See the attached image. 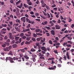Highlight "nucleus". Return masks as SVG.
Returning a JSON list of instances; mask_svg holds the SVG:
<instances>
[{
	"label": "nucleus",
	"instance_id": "nucleus-1",
	"mask_svg": "<svg viewBox=\"0 0 74 74\" xmlns=\"http://www.w3.org/2000/svg\"><path fill=\"white\" fill-rule=\"evenodd\" d=\"M26 22H28L29 23H32V24H33L34 23H33V21H30L29 20V19L28 18H26Z\"/></svg>",
	"mask_w": 74,
	"mask_h": 74
},
{
	"label": "nucleus",
	"instance_id": "nucleus-2",
	"mask_svg": "<svg viewBox=\"0 0 74 74\" xmlns=\"http://www.w3.org/2000/svg\"><path fill=\"white\" fill-rule=\"evenodd\" d=\"M9 37L10 39H11V40H14V37L12 36V33H9Z\"/></svg>",
	"mask_w": 74,
	"mask_h": 74
},
{
	"label": "nucleus",
	"instance_id": "nucleus-3",
	"mask_svg": "<svg viewBox=\"0 0 74 74\" xmlns=\"http://www.w3.org/2000/svg\"><path fill=\"white\" fill-rule=\"evenodd\" d=\"M21 20L22 21H23L24 23H25L26 22V17H22L21 18Z\"/></svg>",
	"mask_w": 74,
	"mask_h": 74
},
{
	"label": "nucleus",
	"instance_id": "nucleus-4",
	"mask_svg": "<svg viewBox=\"0 0 74 74\" xmlns=\"http://www.w3.org/2000/svg\"><path fill=\"white\" fill-rule=\"evenodd\" d=\"M41 49L42 50H43V51H44L45 52H47V49H46L45 47L44 46H42L41 47Z\"/></svg>",
	"mask_w": 74,
	"mask_h": 74
},
{
	"label": "nucleus",
	"instance_id": "nucleus-5",
	"mask_svg": "<svg viewBox=\"0 0 74 74\" xmlns=\"http://www.w3.org/2000/svg\"><path fill=\"white\" fill-rule=\"evenodd\" d=\"M55 69H56V66H53L52 67H49V70H54V69H55Z\"/></svg>",
	"mask_w": 74,
	"mask_h": 74
},
{
	"label": "nucleus",
	"instance_id": "nucleus-6",
	"mask_svg": "<svg viewBox=\"0 0 74 74\" xmlns=\"http://www.w3.org/2000/svg\"><path fill=\"white\" fill-rule=\"evenodd\" d=\"M28 31H30V29H27L25 30L23 29V33H25V32H28Z\"/></svg>",
	"mask_w": 74,
	"mask_h": 74
},
{
	"label": "nucleus",
	"instance_id": "nucleus-7",
	"mask_svg": "<svg viewBox=\"0 0 74 74\" xmlns=\"http://www.w3.org/2000/svg\"><path fill=\"white\" fill-rule=\"evenodd\" d=\"M50 32L51 33V34L52 35H53V36H55V31L54 30H51L50 31Z\"/></svg>",
	"mask_w": 74,
	"mask_h": 74
},
{
	"label": "nucleus",
	"instance_id": "nucleus-8",
	"mask_svg": "<svg viewBox=\"0 0 74 74\" xmlns=\"http://www.w3.org/2000/svg\"><path fill=\"white\" fill-rule=\"evenodd\" d=\"M47 23H48V21H45L44 22V23L43 22H42L41 24V25H47Z\"/></svg>",
	"mask_w": 74,
	"mask_h": 74
},
{
	"label": "nucleus",
	"instance_id": "nucleus-9",
	"mask_svg": "<svg viewBox=\"0 0 74 74\" xmlns=\"http://www.w3.org/2000/svg\"><path fill=\"white\" fill-rule=\"evenodd\" d=\"M36 50L34 49L33 48H32L31 49L30 51L31 52H35L36 51Z\"/></svg>",
	"mask_w": 74,
	"mask_h": 74
},
{
	"label": "nucleus",
	"instance_id": "nucleus-10",
	"mask_svg": "<svg viewBox=\"0 0 74 74\" xmlns=\"http://www.w3.org/2000/svg\"><path fill=\"white\" fill-rule=\"evenodd\" d=\"M22 6H23V4L22 3L20 6L17 5V7L18 8H19L21 9L22 8Z\"/></svg>",
	"mask_w": 74,
	"mask_h": 74
},
{
	"label": "nucleus",
	"instance_id": "nucleus-11",
	"mask_svg": "<svg viewBox=\"0 0 74 74\" xmlns=\"http://www.w3.org/2000/svg\"><path fill=\"white\" fill-rule=\"evenodd\" d=\"M19 41H17L15 43V44H18V43H21V38H20V39H19Z\"/></svg>",
	"mask_w": 74,
	"mask_h": 74
},
{
	"label": "nucleus",
	"instance_id": "nucleus-12",
	"mask_svg": "<svg viewBox=\"0 0 74 74\" xmlns=\"http://www.w3.org/2000/svg\"><path fill=\"white\" fill-rule=\"evenodd\" d=\"M40 66H47V64L45 63H42L41 64H40Z\"/></svg>",
	"mask_w": 74,
	"mask_h": 74
},
{
	"label": "nucleus",
	"instance_id": "nucleus-13",
	"mask_svg": "<svg viewBox=\"0 0 74 74\" xmlns=\"http://www.w3.org/2000/svg\"><path fill=\"white\" fill-rule=\"evenodd\" d=\"M13 59L14 60H18L19 59V58H17L16 57H14Z\"/></svg>",
	"mask_w": 74,
	"mask_h": 74
},
{
	"label": "nucleus",
	"instance_id": "nucleus-14",
	"mask_svg": "<svg viewBox=\"0 0 74 74\" xmlns=\"http://www.w3.org/2000/svg\"><path fill=\"white\" fill-rule=\"evenodd\" d=\"M13 58H10V61L11 63H14V61Z\"/></svg>",
	"mask_w": 74,
	"mask_h": 74
},
{
	"label": "nucleus",
	"instance_id": "nucleus-15",
	"mask_svg": "<svg viewBox=\"0 0 74 74\" xmlns=\"http://www.w3.org/2000/svg\"><path fill=\"white\" fill-rule=\"evenodd\" d=\"M11 57H7L6 58V62H7V60H10V59H11Z\"/></svg>",
	"mask_w": 74,
	"mask_h": 74
},
{
	"label": "nucleus",
	"instance_id": "nucleus-16",
	"mask_svg": "<svg viewBox=\"0 0 74 74\" xmlns=\"http://www.w3.org/2000/svg\"><path fill=\"white\" fill-rule=\"evenodd\" d=\"M49 23H50V24H51V26H53V25H54V24L52 22V21H50Z\"/></svg>",
	"mask_w": 74,
	"mask_h": 74
},
{
	"label": "nucleus",
	"instance_id": "nucleus-17",
	"mask_svg": "<svg viewBox=\"0 0 74 74\" xmlns=\"http://www.w3.org/2000/svg\"><path fill=\"white\" fill-rule=\"evenodd\" d=\"M12 46L13 48H16V47H17L18 45H16V44H14Z\"/></svg>",
	"mask_w": 74,
	"mask_h": 74
},
{
	"label": "nucleus",
	"instance_id": "nucleus-18",
	"mask_svg": "<svg viewBox=\"0 0 74 74\" xmlns=\"http://www.w3.org/2000/svg\"><path fill=\"white\" fill-rule=\"evenodd\" d=\"M23 57L25 58V59H26L27 60H28V59H29V57L27 56H24Z\"/></svg>",
	"mask_w": 74,
	"mask_h": 74
},
{
	"label": "nucleus",
	"instance_id": "nucleus-19",
	"mask_svg": "<svg viewBox=\"0 0 74 74\" xmlns=\"http://www.w3.org/2000/svg\"><path fill=\"white\" fill-rule=\"evenodd\" d=\"M56 29H60V27L58 25H56Z\"/></svg>",
	"mask_w": 74,
	"mask_h": 74
},
{
	"label": "nucleus",
	"instance_id": "nucleus-20",
	"mask_svg": "<svg viewBox=\"0 0 74 74\" xmlns=\"http://www.w3.org/2000/svg\"><path fill=\"white\" fill-rule=\"evenodd\" d=\"M66 58L67 59H68L69 60L70 59V56H69V53H66Z\"/></svg>",
	"mask_w": 74,
	"mask_h": 74
},
{
	"label": "nucleus",
	"instance_id": "nucleus-21",
	"mask_svg": "<svg viewBox=\"0 0 74 74\" xmlns=\"http://www.w3.org/2000/svg\"><path fill=\"white\" fill-rule=\"evenodd\" d=\"M8 55H12L13 54H12V51H10L8 53Z\"/></svg>",
	"mask_w": 74,
	"mask_h": 74
},
{
	"label": "nucleus",
	"instance_id": "nucleus-22",
	"mask_svg": "<svg viewBox=\"0 0 74 74\" xmlns=\"http://www.w3.org/2000/svg\"><path fill=\"white\" fill-rule=\"evenodd\" d=\"M23 6H24L25 8H28V7H29V5H28L25 3L23 5Z\"/></svg>",
	"mask_w": 74,
	"mask_h": 74
},
{
	"label": "nucleus",
	"instance_id": "nucleus-23",
	"mask_svg": "<svg viewBox=\"0 0 74 74\" xmlns=\"http://www.w3.org/2000/svg\"><path fill=\"white\" fill-rule=\"evenodd\" d=\"M27 3H28L29 5H31L32 4V3L31 1L27 2Z\"/></svg>",
	"mask_w": 74,
	"mask_h": 74
},
{
	"label": "nucleus",
	"instance_id": "nucleus-24",
	"mask_svg": "<svg viewBox=\"0 0 74 74\" xmlns=\"http://www.w3.org/2000/svg\"><path fill=\"white\" fill-rule=\"evenodd\" d=\"M41 42H44L45 41V38H44L43 40L41 39L40 40Z\"/></svg>",
	"mask_w": 74,
	"mask_h": 74
},
{
	"label": "nucleus",
	"instance_id": "nucleus-25",
	"mask_svg": "<svg viewBox=\"0 0 74 74\" xmlns=\"http://www.w3.org/2000/svg\"><path fill=\"white\" fill-rule=\"evenodd\" d=\"M20 50L21 52H22L23 53H25V51L24 49H21Z\"/></svg>",
	"mask_w": 74,
	"mask_h": 74
},
{
	"label": "nucleus",
	"instance_id": "nucleus-26",
	"mask_svg": "<svg viewBox=\"0 0 74 74\" xmlns=\"http://www.w3.org/2000/svg\"><path fill=\"white\" fill-rule=\"evenodd\" d=\"M36 35H38V36H42V34L40 33H36Z\"/></svg>",
	"mask_w": 74,
	"mask_h": 74
},
{
	"label": "nucleus",
	"instance_id": "nucleus-27",
	"mask_svg": "<svg viewBox=\"0 0 74 74\" xmlns=\"http://www.w3.org/2000/svg\"><path fill=\"white\" fill-rule=\"evenodd\" d=\"M54 59H55V58L53 57H51V58H49V59H48V60H53Z\"/></svg>",
	"mask_w": 74,
	"mask_h": 74
},
{
	"label": "nucleus",
	"instance_id": "nucleus-28",
	"mask_svg": "<svg viewBox=\"0 0 74 74\" xmlns=\"http://www.w3.org/2000/svg\"><path fill=\"white\" fill-rule=\"evenodd\" d=\"M41 5L42 7L44 8L45 7V6L46 5V4H45V3H44L42 4Z\"/></svg>",
	"mask_w": 74,
	"mask_h": 74
},
{
	"label": "nucleus",
	"instance_id": "nucleus-29",
	"mask_svg": "<svg viewBox=\"0 0 74 74\" xmlns=\"http://www.w3.org/2000/svg\"><path fill=\"white\" fill-rule=\"evenodd\" d=\"M36 45L38 47L40 46V43H36Z\"/></svg>",
	"mask_w": 74,
	"mask_h": 74
},
{
	"label": "nucleus",
	"instance_id": "nucleus-30",
	"mask_svg": "<svg viewBox=\"0 0 74 74\" xmlns=\"http://www.w3.org/2000/svg\"><path fill=\"white\" fill-rule=\"evenodd\" d=\"M68 44H73V42L71 41H68Z\"/></svg>",
	"mask_w": 74,
	"mask_h": 74
},
{
	"label": "nucleus",
	"instance_id": "nucleus-31",
	"mask_svg": "<svg viewBox=\"0 0 74 74\" xmlns=\"http://www.w3.org/2000/svg\"><path fill=\"white\" fill-rule=\"evenodd\" d=\"M67 42L64 43L63 44V46H64V47H66V46H67Z\"/></svg>",
	"mask_w": 74,
	"mask_h": 74
},
{
	"label": "nucleus",
	"instance_id": "nucleus-32",
	"mask_svg": "<svg viewBox=\"0 0 74 74\" xmlns=\"http://www.w3.org/2000/svg\"><path fill=\"white\" fill-rule=\"evenodd\" d=\"M19 37H16L15 38V39L16 40V41H18V40H19Z\"/></svg>",
	"mask_w": 74,
	"mask_h": 74
},
{
	"label": "nucleus",
	"instance_id": "nucleus-33",
	"mask_svg": "<svg viewBox=\"0 0 74 74\" xmlns=\"http://www.w3.org/2000/svg\"><path fill=\"white\" fill-rule=\"evenodd\" d=\"M31 40H32L33 41H34V42L36 41V38L34 37L32 38Z\"/></svg>",
	"mask_w": 74,
	"mask_h": 74
},
{
	"label": "nucleus",
	"instance_id": "nucleus-34",
	"mask_svg": "<svg viewBox=\"0 0 74 74\" xmlns=\"http://www.w3.org/2000/svg\"><path fill=\"white\" fill-rule=\"evenodd\" d=\"M67 38H68L69 40H72V38H71V36H68L67 37Z\"/></svg>",
	"mask_w": 74,
	"mask_h": 74
},
{
	"label": "nucleus",
	"instance_id": "nucleus-35",
	"mask_svg": "<svg viewBox=\"0 0 74 74\" xmlns=\"http://www.w3.org/2000/svg\"><path fill=\"white\" fill-rule=\"evenodd\" d=\"M40 29H36L35 30V32H40Z\"/></svg>",
	"mask_w": 74,
	"mask_h": 74
},
{
	"label": "nucleus",
	"instance_id": "nucleus-36",
	"mask_svg": "<svg viewBox=\"0 0 74 74\" xmlns=\"http://www.w3.org/2000/svg\"><path fill=\"white\" fill-rule=\"evenodd\" d=\"M69 18H68V22H71V21H72V19H71L70 18V17H69Z\"/></svg>",
	"mask_w": 74,
	"mask_h": 74
},
{
	"label": "nucleus",
	"instance_id": "nucleus-37",
	"mask_svg": "<svg viewBox=\"0 0 74 74\" xmlns=\"http://www.w3.org/2000/svg\"><path fill=\"white\" fill-rule=\"evenodd\" d=\"M21 1V0H19L16 3V5H18V4H19V3H20Z\"/></svg>",
	"mask_w": 74,
	"mask_h": 74
},
{
	"label": "nucleus",
	"instance_id": "nucleus-38",
	"mask_svg": "<svg viewBox=\"0 0 74 74\" xmlns=\"http://www.w3.org/2000/svg\"><path fill=\"white\" fill-rule=\"evenodd\" d=\"M25 44H30V42H28L27 41H26L25 42Z\"/></svg>",
	"mask_w": 74,
	"mask_h": 74
},
{
	"label": "nucleus",
	"instance_id": "nucleus-39",
	"mask_svg": "<svg viewBox=\"0 0 74 74\" xmlns=\"http://www.w3.org/2000/svg\"><path fill=\"white\" fill-rule=\"evenodd\" d=\"M45 7L47 9V10H49L50 9V8H49V7L48 6L46 5Z\"/></svg>",
	"mask_w": 74,
	"mask_h": 74
},
{
	"label": "nucleus",
	"instance_id": "nucleus-40",
	"mask_svg": "<svg viewBox=\"0 0 74 74\" xmlns=\"http://www.w3.org/2000/svg\"><path fill=\"white\" fill-rule=\"evenodd\" d=\"M30 29H31V30H36V28H35L30 27Z\"/></svg>",
	"mask_w": 74,
	"mask_h": 74
},
{
	"label": "nucleus",
	"instance_id": "nucleus-41",
	"mask_svg": "<svg viewBox=\"0 0 74 74\" xmlns=\"http://www.w3.org/2000/svg\"><path fill=\"white\" fill-rule=\"evenodd\" d=\"M2 46L4 48L6 47V44H3L2 45Z\"/></svg>",
	"mask_w": 74,
	"mask_h": 74
},
{
	"label": "nucleus",
	"instance_id": "nucleus-42",
	"mask_svg": "<svg viewBox=\"0 0 74 74\" xmlns=\"http://www.w3.org/2000/svg\"><path fill=\"white\" fill-rule=\"evenodd\" d=\"M0 4H1V5H4V2L0 1Z\"/></svg>",
	"mask_w": 74,
	"mask_h": 74
},
{
	"label": "nucleus",
	"instance_id": "nucleus-43",
	"mask_svg": "<svg viewBox=\"0 0 74 74\" xmlns=\"http://www.w3.org/2000/svg\"><path fill=\"white\" fill-rule=\"evenodd\" d=\"M1 25L2 26H3V27H7V25L6 24H2Z\"/></svg>",
	"mask_w": 74,
	"mask_h": 74
},
{
	"label": "nucleus",
	"instance_id": "nucleus-44",
	"mask_svg": "<svg viewBox=\"0 0 74 74\" xmlns=\"http://www.w3.org/2000/svg\"><path fill=\"white\" fill-rule=\"evenodd\" d=\"M24 35V34L23 33H21L20 34V37H22V36H23Z\"/></svg>",
	"mask_w": 74,
	"mask_h": 74
},
{
	"label": "nucleus",
	"instance_id": "nucleus-45",
	"mask_svg": "<svg viewBox=\"0 0 74 74\" xmlns=\"http://www.w3.org/2000/svg\"><path fill=\"white\" fill-rule=\"evenodd\" d=\"M9 16L10 17V18H11L12 19H14V16H13L12 14L10 15Z\"/></svg>",
	"mask_w": 74,
	"mask_h": 74
},
{
	"label": "nucleus",
	"instance_id": "nucleus-46",
	"mask_svg": "<svg viewBox=\"0 0 74 74\" xmlns=\"http://www.w3.org/2000/svg\"><path fill=\"white\" fill-rule=\"evenodd\" d=\"M49 43L50 44H51L52 45V41L50 40H49Z\"/></svg>",
	"mask_w": 74,
	"mask_h": 74
},
{
	"label": "nucleus",
	"instance_id": "nucleus-47",
	"mask_svg": "<svg viewBox=\"0 0 74 74\" xmlns=\"http://www.w3.org/2000/svg\"><path fill=\"white\" fill-rule=\"evenodd\" d=\"M9 22L11 25H13V23L12 21H9Z\"/></svg>",
	"mask_w": 74,
	"mask_h": 74
},
{
	"label": "nucleus",
	"instance_id": "nucleus-48",
	"mask_svg": "<svg viewBox=\"0 0 74 74\" xmlns=\"http://www.w3.org/2000/svg\"><path fill=\"white\" fill-rule=\"evenodd\" d=\"M40 58L41 59H43V60H45V58L44 57H40Z\"/></svg>",
	"mask_w": 74,
	"mask_h": 74
},
{
	"label": "nucleus",
	"instance_id": "nucleus-49",
	"mask_svg": "<svg viewBox=\"0 0 74 74\" xmlns=\"http://www.w3.org/2000/svg\"><path fill=\"white\" fill-rule=\"evenodd\" d=\"M66 46L67 47H71V45L70 44L67 45Z\"/></svg>",
	"mask_w": 74,
	"mask_h": 74
},
{
	"label": "nucleus",
	"instance_id": "nucleus-50",
	"mask_svg": "<svg viewBox=\"0 0 74 74\" xmlns=\"http://www.w3.org/2000/svg\"><path fill=\"white\" fill-rule=\"evenodd\" d=\"M61 23V21H60V19H58V23Z\"/></svg>",
	"mask_w": 74,
	"mask_h": 74
},
{
	"label": "nucleus",
	"instance_id": "nucleus-51",
	"mask_svg": "<svg viewBox=\"0 0 74 74\" xmlns=\"http://www.w3.org/2000/svg\"><path fill=\"white\" fill-rule=\"evenodd\" d=\"M30 27V24H29L26 27L27 28H29V27Z\"/></svg>",
	"mask_w": 74,
	"mask_h": 74
},
{
	"label": "nucleus",
	"instance_id": "nucleus-52",
	"mask_svg": "<svg viewBox=\"0 0 74 74\" xmlns=\"http://www.w3.org/2000/svg\"><path fill=\"white\" fill-rule=\"evenodd\" d=\"M6 48V49L7 51H8H8H9L10 50V49H9V48H8V47H7Z\"/></svg>",
	"mask_w": 74,
	"mask_h": 74
},
{
	"label": "nucleus",
	"instance_id": "nucleus-53",
	"mask_svg": "<svg viewBox=\"0 0 74 74\" xmlns=\"http://www.w3.org/2000/svg\"><path fill=\"white\" fill-rule=\"evenodd\" d=\"M16 22L17 23L18 22H19V23L20 22V21L18 20V19H16Z\"/></svg>",
	"mask_w": 74,
	"mask_h": 74
},
{
	"label": "nucleus",
	"instance_id": "nucleus-54",
	"mask_svg": "<svg viewBox=\"0 0 74 74\" xmlns=\"http://www.w3.org/2000/svg\"><path fill=\"white\" fill-rule=\"evenodd\" d=\"M10 2L12 4H13L14 3V1L13 0H10Z\"/></svg>",
	"mask_w": 74,
	"mask_h": 74
},
{
	"label": "nucleus",
	"instance_id": "nucleus-55",
	"mask_svg": "<svg viewBox=\"0 0 74 74\" xmlns=\"http://www.w3.org/2000/svg\"><path fill=\"white\" fill-rule=\"evenodd\" d=\"M57 65L58 67H61L62 66V65H61V64H58Z\"/></svg>",
	"mask_w": 74,
	"mask_h": 74
},
{
	"label": "nucleus",
	"instance_id": "nucleus-56",
	"mask_svg": "<svg viewBox=\"0 0 74 74\" xmlns=\"http://www.w3.org/2000/svg\"><path fill=\"white\" fill-rule=\"evenodd\" d=\"M25 35L26 36H27V37H29V36H30V35H29L27 34H25Z\"/></svg>",
	"mask_w": 74,
	"mask_h": 74
},
{
	"label": "nucleus",
	"instance_id": "nucleus-57",
	"mask_svg": "<svg viewBox=\"0 0 74 74\" xmlns=\"http://www.w3.org/2000/svg\"><path fill=\"white\" fill-rule=\"evenodd\" d=\"M66 28H64L63 29H62L61 31H62V32H64V30H66Z\"/></svg>",
	"mask_w": 74,
	"mask_h": 74
},
{
	"label": "nucleus",
	"instance_id": "nucleus-58",
	"mask_svg": "<svg viewBox=\"0 0 74 74\" xmlns=\"http://www.w3.org/2000/svg\"><path fill=\"white\" fill-rule=\"evenodd\" d=\"M45 27L47 29H48V30H50L51 28L49 27L46 26Z\"/></svg>",
	"mask_w": 74,
	"mask_h": 74
},
{
	"label": "nucleus",
	"instance_id": "nucleus-59",
	"mask_svg": "<svg viewBox=\"0 0 74 74\" xmlns=\"http://www.w3.org/2000/svg\"><path fill=\"white\" fill-rule=\"evenodd\" d=\"M15 42V40H12V44H14Z\"/></svg>",
	"mask_w": 74,
	"mask_h": 74
},
{
	"label": "nucleus",
	"instance_id": "nucleus-60",
	"mask_svg": "<svg viewBox=\"0 0 74 74\" xmlns=\"http://www.w3.org/2000/svg\"><path fill=\"white\" fill-rule=\"evenodd\" d=\"M36 40L38 41H40V38H38L36 39Z\"/></svg>",
	"mask_w": 74,
	"mask_h": 74
},
{
	"label": "nucleus",
	"instance_id": "nucleus-61",
	"mask_svg": "<svg viewBox=\"0 0 74 74\" xmlns=\"http://www.w3.org/2000/svg\"><path fill=\"white\" fill-rule=\"evenodd\" d=\"M4 40H7V36H5L4 37Z\"/></svg>",
	"mask_w": 74,
	"mask_h": 74
},
{
	"label": "nucleus",
	"instance_id": "nucleus-62",
	"mask_svg": "<svg viewBox=\"0 0 74 74\" xmlns=\"http://www.w3.org/2000/svg\"><path fill=\"white\" fill-rule=\"evenodd\" d=\"M71 28H73V27H74V24H72V25H71Z\"/></svg>",
	"mask_w": 74,
	"mask_h": 74
},
{
	"label": "nucleus",
	"instance_id": "nucleus-63",
	"mask_svg": "<svg viewBox=\"0 0 74 74\" xmlns=\"http://www.w3.org/2000/svg\"><path fill=\"white\" fill-rule=\"evenodd\" d=\"M53 42H56V43H57V42H58V41H57V40H54L53 41Z\"/></svg>",
	"mask_w": 74,
	"mask_h": 74
},
{
	"label": "nucleus",
	"instance_id": "nucleus-64",
	"mask_svg": "<svg viewBox=\"0 0 74 74\" xmlns=\"http://www.w3.org/2000/svg\"><path fill=\"white\" fill-rule=\"evenodd\" d=\"M22 38H23V39H25V38H26V36H23L22 37Z\"/></svg>",
	"mask_w": 74,
	"mask_h": 74
}]
</instances>
